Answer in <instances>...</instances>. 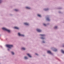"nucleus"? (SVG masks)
I'll return each instance as SVG.
<instances>
[{
    "label": "nucleus",
    "mask_w": 64,
    "mask_h": 64,
    "mask_svg": "<svg viewBox=\"0 0 64 64\" xmlns=\"http://www.w3.org/2000/svg\"><path fill=\"white\" fill-rule=\"evenodd\" d=\"M6 46L8 48H10L11 49L12 47H13V46L11 45H6Z\"/></svg>",
    "instance_id": "1"
},
{
    "label": "nucleus",
    "mask_w": 64,
    "mask_h": 64,
    "mask_svg": "<svg viewBox=\"0 0 64 64\" xmlns=\"http://www.w3.org/2000/svg\"><path fill=\"white\" fill-rule=\"evenodd\" d=\"M2 30H5V31H7L8 32H10V30H9L6 28H2Z\"/></svg>",
    "instance_id": "2"
},
{
    "label": "nucleus",
    "mask_w": 64,
    "mask_h": 64,
    "mask_svg": "<svg viewBox=\"0 0 64 64\" xmlns=\"http://www.w3.org/2000/svg\"><path fill=\"white\" fill-rule=\"evenodd\" d=\"M18 35L19 36H22V37H24V35L20 34V33H18Z\"/></svg>",
    "instance_id": "3"
},
{
    "label": "nucleus",
    "mask_w": 64,
    "mask_h": 64,
    "mask_svg": "<svg viewBox=\"0 0 64 64\" xmlns=\"http://www.w3.org/2000/svg\"><path fill=\"white\" fill-rule=\"evenodd\" d=\"M36 30L37 31H38V32H40L41 31V30H40V29H36Z\"/></svg>",
    "instance_id": "4"
},
{
    "label": "nucleus",
    "mask_w": 64,
    "mask_h": 64,
    "mask_svg": "<svg viewBox=\"0 0 64 64\" xmlns=\"http://www.w3.org/2000/svg\"><path fill=\"white\" fill-rule=\"evenodd\" d=\"M47 52L48 53H49V54H52L51 52V51H48Z\"/></svg>",
    "instance_id": "5"
},
{
    "label": "nucleus",
    "mask_w": 64,
    "mask_h": 64,
    "mask_svg": "<svg viewBox=\"0 0 64 64\" xmlns=\"http://www.w3.org/2000/svg\"><path fill=\"white\" fill-rule=\"evenodd\" d=\"M27 55L28 56H29V57H30V58H31V55H30V54H27Z\"/></svg>",
    "instance_id": "6"
},
{
    "label": "nucleus",
    "mask_w": 64,
    "mask_h": 64,
    "mask_svg": "<svg viewBox=\"0 0 64 64\" xmlns=\"http://www.w3.org/2000/svg\"><path fill=\"white\" fill-rule=\"evenodd\" d=\"M14 28L16 29H19V28L17 27H14Z\"/></svg>",
    "instance_id": "7"
},
{
    "label": "nucleus",
    "mask_w": 64,
    "mask_h": 64,
    "mask_svg": "<svg viewBox=\"0 0 64 64\" xmlns=\"http://www.w3.org/2000/svg\"><path fill=\"white\" fill-rule=\"evenodd\" d=\"M24 24L26 25H29V24L27 23H25Z\"/></svg>",
    "instance_id": "8"
},
{
    "label": "nucleus",
    "mask_w": 64,
    "mask_h": 64,
    "mask_svg": "<svg viewBox=\"0 0 64 64\" xmlns=\"http://www.w3.org/2000/svg\"><path fill=\"white\" fill-rule=\"evenodd\" d=\"M40 36H42V37H44V36H45V35L44 34H40Z\"/></svg>",
    "instance_id": "9"
},
{
    "label": "nucleus",
    "mask_w": 64,
    "mask_h": 64,
    "mask_svg": "<svg viewBox=\"0 0 64 64\" xmlns=\"http://www.w3.org/2000/svg\"><path fill=\"white\" fill-rule=\"evenodd\" d=\"M26 9H30V8L28 7H26Z\"/></svg>",
    "instance_id": "10"
},
{
    "label": "nucleus",
    "mask_w": 64,
    "mask_h": 64,
    "mask_svg": "<svg viewBox=\"0 0 64 64\" xmlns=\"http://www.w3.org/2000/svg\"><path fill=\"white\" fill-rule=\"evenodd\" d=\"M22 50H25V48H22Z\"/></svg>",
    "instance_id": "11"
},
{
    "label": "nucleus",
    "mask_w": 64,
    "mask_h": 64,
    "mask_svg": "<svg viewBox=\"0 0 64 64\" xmlns=\"http://www.w3.org/2000/svg\"><path fill=\"white\" fill-rule=\"evenodd\" d=\"M61 52H62V53H64V51L63 50H61Z\"/></svg>",
    "instance_id": "12"
},
{
    "label": "nucleus",
    "mask_w": 64,
    "mask_h": 64,
    "mask_svg": "<svg viewBox=\"0 0 64 64\" xmlns=\"http://www.w3.org/2000/svg\"><path fill=\"white\" fill-rule=\"evenodd\" d=\"M47 20H48V21H50V19H49L48 18H47Z\"/></svg>",
    "instance_id": "13"
},
{
    "label": "nucleus",
    "mask_w": 64,
    "mask_h": 64,
    "mask_svg": "<svg viewBox=\"0 0 64 64\" xmlns=\"http://www.w3.org/2000/svg\"><path fill=\"white\" fill-rule=\"evenodd\" d=\"M57 50L56 49V48H54V51H57Z\"/></svg>",
    "instance_id": "14"
},
{
    "label": "nucleus",
    "mask_w": 64,
    "mask_h": 64,
    "mask_svg": "<svg viewBox=\"0 0 64 64\" xmlns=\"http://www.w3.org/2000/svg\"><path fill=\"white\" fill-rule=\"evenodd\" d=\"M24 58L25 59H28V58H27V57L26 56H25L24 57Z\"/></svg>",
    "instance_id": "15"
},
{
    "label": "nucleus",
    "mask_w": 64,
    "mask_h": 64,
    "mask_svg": "<svg viewBox=\"0 0 64 64\" xmlns=\"http://www.w3.org/2000/svg\"><path fill=\"white\" fill-rule=\"evenodd\" d=\"M41 39H45V38H43V37H42L41 38Z\"/></svg>",
    "instance_id": "16"
},
{
    "label": "nucleus",
    "mask_w": 64,
    "mask_h": 64,
    "mask_svg": "<svg viewBox=\"0 0 64 64\" xmlns=\"http://www.w3.org/2000/svg\"><path fill=\"white\" fill-rule=\"evenodd\" d=\"M12 55H14V53L13 52H12Z\"/></svg>",
    "instance_id": "17"
},
{
    "label": "nucleus",
    "mask_w": 64,
    "mask_h": 64,
    "mask_svg": "<svg viewBox=\"0 0 64 64\" xmlns=\"http://www.w3.org/2000/svg\"><path fill=\"white\" fill-rule=\"evenodd\" d=\"M38 16L39 17H40V16H40V14H38Z\"/></svg>",
    "instance_id": "18"
},
{
    "label": "nucleus",
    "mask_w": 64,
    "mask_h": 64,
    "mask_svg": "<svg viewBox=\"0 0 64 64\" xmlns=\"http://www.w3.org/2000/svg\"><path fill=\"white\" fill-rule=\"evenodd\" d=\"M15 11H18V10H16V9H15L14 10Z\"/></svg>",
    "instance_id": "19"
},
{
    "label": "nucleus",
    "mask_w": 64,
    "mask_h": 64,
    "mask_svg": "<svg viewBox=\"0 0 64 64\" xmlns=\"http://www.w3.org/2000/svg\"><path fill=\"white\" fill-rule=\"evenodd\" d=\"M57 26H55L54 28V29H57Z\"/></svg>",
    "instance_id": "20"
},
{
    "label": "nucleus",
    "mask_w": 64,
    "mask_h": 64,
    "mask_svg": "<svg viewBox=\"0 0 64 64\" xmlns=\"http://www.w3.org/2000/svg\"><path fill=\"white\" fill-rule=\"evenodd\" d=\"M48 10V9H45V11H47V10Z\"/></svg>",
    "instance_id": "21"
},
{
    "label": "nucleus",
    "mask_w": 64,
    "mask_h": 64,
    "mask_svg": "<svg viewBox=\"0 0 64 64\" xmlns=\"http://www.w3.org/2000/svg\"><path fill=\"white\" fill-rule=\"evenodd\" d=\"M44 25V26H46V24H43Z\"/></svg>",
    "instance_id": "22"
},
{
    "label": "nucleus",
    "mask_w": 64,
    "mask_h": 64,
    "mask_svg": "<svg viewBox=\"0 0 64 64\" xmlns=\"http://www.w3.org/2000/svg\"><path fill=\"white\" fill-rule=\"evenodd\" d=\"M42 43H45V42H44V41H43L42 42Z\"/></svg>",
    "instance_id": "23"
},
{
    "label": "nucleus",
    "mask_w": 64,
    "mask_h": 64,
    "mask_svg": "<svg viewBox=\"0 0 64 64\" xmlns=\"http://www.w3.org/2000/svg\"><path fill=\"white\" fill-rule=\"evenodd\" d=\"M36 54V55H38V54Z\"/></svg>",
    "instance_id": "24"
},
{
    "label": "nucleus",
    "mask_w": 64,
    "mask_h": 64,
    "mask_svg": "<svg viewBox=\"0 0 64 64\" xmlns=\"http://www.w3.org/2000/svg\"><path fill=\"white\" fill-rule=\"evenodd\" d=\"M0 2H1V0H0V3H1Z\"/></svg>",
    "instance_id": "25"
},
{
    "label": "nucleus",
    "mask_w": 64,
    "mask_h": 64,
    "mask_svg": "<svg viewBox=\"0 0 64 64\" xmlns=\"http://www.w3.org/2000/svg\"><path fill=\"white\" fill-rule=\"evenodd\" d=\"M8 50L9 51V49H8Z\"/></svg>",
    "instance_id": "26"
},
{
    "label": "nucleus",
    "mask_w": 64,
    "mask_h": 64,
    "mask_svg": "<svg viewBox=\"0 0 64 64\" xmlns=\"http://www.w3.org/2000/svg\"><path fill=\"white\" fill-rule=\"evenodd\" d=\"M63 47H64V46H63Z\"/></svg>",
    "instance_id": "27"
}]
</instances>
